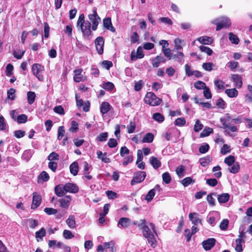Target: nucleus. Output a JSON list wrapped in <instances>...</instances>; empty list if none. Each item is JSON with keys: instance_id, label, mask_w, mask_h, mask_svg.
<instances>
[{"instance_id": "nucleus-1", "label": "nucleus", "mask_w": 252, "mask_h": 252, "mask_svg": "<svg viewBox=\"0 0 252 252\" xmlns=\"http://www.w3.org/2000/svg\"><path fill=\"white\" fill-rule=\"evenodd\" d=\"M141 223L139 225L140 229L142 230L143 236L147 238L148 243L153 247L156 246L157 241L156 235H157L155 225L153 223H150L148 226L145 220H141Z\"/></svg>"}, {"instance_id": "nucleus-2", "label": "nucleus", "mask_w": 252, "mask_h": 252, "mask_svg": "<svg viewBox=\"0 0 252 252\" xmlns=\"http://www.w3.org/2000/svg\"><path fill=\"white\" fill-rule=\"evenodd\" d=\"M78 191V186L71 183H68L65 185L59 184L55 187V193L59 197L63 196L67 192L76 193Z\"/></svg>"}, {"instance_id": "nucleus-3", "label": "nucleus", "mask_w": 252, "mask_h": 252, "mask_svg": "<svg viewBox=\"0 0 252 252\" xmlns=\"http://www.w3.org/2000/svg\"><path fill=\"white\" fill-rule=\"evenodd\" d=\"M84 19V14H81L78 19L77 26L80 27L84 36L90 39L91 35V23L88 21H85Z\"/></svg>"}, {"instance_id": "nucleus-4", "label": "nucleus", "mask_w": 252, "mask_h": 252, "mask_svg": "<svg viewBox=\"0 0 252 252\" xmlns=\"http://www.w3.org/2000/svg\"><path fill=\"white\" fill-rule=\"evenodd\" d=\"M144 101L145 103L150 106H155L159 105L161 103L162 100L157 97L154 93L148 92L144 97Z\"/></svg>"}, {"instance_id": "nucleus-5", "label": "nucleus", "mask_w": 252, "mask_h": 252, "mask_svg": "<svg viewBox=\"0 0 252 252\" xmlns=\"http://www.w3.org/2000/svg\"><path fill=\"white\" fill-rule=\"evenodd\" d=\"M213 23L216 25V30L220 31L223 28L229 27L231 25L230 19L226 17H221L214 20Z\"/></svg>"}, {"instance_id": "nucleus-6", "label": "nucleus", "mask_w": 252, "mask_h": 252, "mask_svg": "<svg viewBox=\"0 0 252 252\" xmlns=\"http://www.w3.org/2000/svg\"><path fill=\"white\" fill-rule=\"evenodd\" d=\"M32 69L33 74L39 81H42L43 80L44 78L42 73L44 71V67L42 65L39 63L33 64Z\"/></svg>"}, {"instance_id": "nucleus-7", "label": "nucleus", "mask_w": 252, "mask_h": 252, "mask_svg": "<svg viewBox=\"0 0 252 252\" xmlns=\"http://www.w3.org/2000/svg\"><path fill=\"white\" fill-rule=\"evenodd\" d=\"M89 18L92 22V29L93 31H95L97 29L99 23L101 21L100 18L97 15L96 12V8L94 7L93 9V13L89 15Z\"/></svg>"}, {"instance_id": "nucleus-8", "label": "nucleus", "mask_w": 252, "mask_h": 252, "mask_svg": "<svg viewBox=\"0 0 252 252\" xmlns=\"http://www.w3.org/2000/svg\"><path fill=\"white\" fill-rule=\"evenodd\" d=\"M146 176V173L144 171H139L134 174V176L131 181V185H134L143 181Z\"/></svg>"}, {"instance_id": "nucleus-9", "label": "nucleus", "mask_w": 252, "mask_h": 252, "mask_svg": "<svg viewBox=\"0 0 252 252\" xmlns=\"http://www.w3.org/2000/svg\"><path fill=\"white\" fill-rule=\"evenodd\" d=\"M94 44L98 54L99 55H102L103 53V47L104 44L103 38L101 36L97 37L94 41Z\"/></svg>"}, {"instance_id": "nucleus-10", "label": "nucleus", "mask_w": 252, "mask_h": 252, "mask_svg": "<svg viewBox=\"0 0 252 252\" xmlns=\"http://www.w3.org/2000/svg\"><path fill=\"white\" fill-rule=\"evenodd\" d=\"M74 76L73 80L75 82L79 83L81 81H84L86 80V77L84 76L82 74V69L78 68L73 71Z\"/></svg>"}, {"instance_id": "nucleus-11", "label": "nucleus", "mask_w": 252, "mask_h": 252, "mask_svg": "<svg viewBox=\"0 0 252 252\" xmlns=\"http://www.w3.org/2000/svg\"><path fill=\"white\" fill-rule=\"evenodd\" d=\"M41 196L40 194L36 192H33L32 193V201L31 206L32 209H35L37 208L41 204Z\"/></svg>"}, {"instance_id": "nucleus-12", "label": "nucleus", "mask_w": 252, "mask_h": 252, "mask_svg": "<svg viewBox=\"0 0 252 252\" xmlns=\"http://www.w3.org/2000/svg\"><path fill=\"white\" fill-rule=\"evenodd\" d=\"M72 198L70 195H66L60 199L58 202H60V206L64 209H67L70 204Z\"/></svg>"}, {"instance_id": "nucleus-13", "label": "nucleus", "mask_w": 252, "mask_h": 252, "mask_svg": "<svg viewBox=\"0 0 252 252\" xmlns=\"http://www.w3.org/2000/svg\"><path fill=\"white\" fill-rule=\"evenodd\" d=\"M189 218L192 223L194 225L201 224L202 220L199 218V215L197 213H190L189 214Z\"/></svg>"}, {"instance_id": "nucleus-14", "label": "nucleus", "mask_w": 252, "mask_h": 252, "mask_svg": "<svg viewBox=\"0 0 252 252\" xmlns=\"http://www.w3.org/2000/svg\"><path fill=\"white\" fill-rule=\"evenodd\" d=\"M216 240L215 238H209L202 242V244L203 248L206 251L211 250L215 245Z\"/></svg>"}, {"instance_id": "nucleus-15", "label": "nucleus", "mask_w": 252, "mask_h": 252, "mask_svg": "<svg viewBox=\"0 0 252 252\" xmlns=\"http://www.w3.org/2000/svg\"><path fill=\"white\" fill-rule=\"evenodd\" d=\"M103 24L104 27L111 32H114L116 31L115 28L113 26L111 18L107 17L103 20Z\"/></svg>"}, {"instance_id": "nucleus-16", "label": "nucleus", "mask_w": 252, "mask_h": 252, "mask_svg": "<svg viewBox=\"0 0 252 252\" xmlns=\"http://www.w3.org/2000/svg\"><path fill=\"white\" fill-rule=\"evenodd\" d=\"M131 223L130 220L128 218H121L118 221L117 226L118 227L123 228L127 227Z\"/></svg>"}, {"instance_id": "nucleus-17", "label": "nucleus", "mask_w": 252, "mask_h": 252, "mask_svg": "<svg viewBox=\"0 0 252 252\" xmlns=\"http://www.w3.org/2000/svg\"><path fill=\"white\" fill-rule=\"evenodd\" d=\"M231 79L234 82L236 88L240 89L242 86V78L238 74H233L231 76Z\"/></svg>"}, {"instance_id": "nucleus-18", "label": "nucleus", "mask_w": 252, "mask_h": 252, "mask_svg": "<svg viewBox=\"0 0 252 252\" xmlns=\"http://www.w3.org/2000/svg\"><path fill=\"white\" fill-rule=\"evenodd\" d=\"M166 62L165 58L161 55H158L152 59V65L154 67L157 68L160 63Z\"/></svg>"}, {"instance_id": "nucleus-19", "label": "nucleus", "mask_w": 252, "mask_h": 252, "mask_svg": "<svg viewBox=\"0 0 252 252\" xmlns=\"http://www.w3.org/2000/svg\"><path fill=\"white\" fill-rule=\"evenodd\" d=\"M196 40L200 43L206 45H211L214 41V39L212 37L208 36H200L197 38Z\"/></svg>"}, {"instance_id": "nucleus-20", "label": "nucleus", "mask_w": 252, "mask_h": 252, "mask_svg": "<svg viewBox=\"0 0 252 252\" xmlns=\"http://www.w3.org/2000/svg\"><path fill=\"white\" fill-rule=\"evenodd\" d=\"M231 118L228 114H225L223 118L220 119V122L222 125V127L224 129H226L228 125L232 123L231 121Z\"/></svg>"}, {"instance_id": "nucleus-21", "label": "nucleus", "mask_w": 252, "mask_h": 252, "mask_svg": "<svg viewBox=\"0 0 252 252\" xmlns=\"http://www.w3.org/2000/svg\"><path fill=\"white\" fill-rule=\"evenodd\" d=\"M245 243V240L237 238L236 239L235 243L233 244L235 250L237 252H242L243 251V244Z\"/></svg>"}, {"instance_id": "nucleus-22", "label": "nucleus", "mask_w": 252, "mask_h": 252, "mask_svg": "<svg viewBox=\"0 0 252 252\" xmlns=\"http://www.w3.org/2000/svg\"><path fill=\"white\" fill-rule=\"evenodd\" d=\"M46 229L42 227L39 231H36L35 234V237L36 241L38 242L41 241L43 239V237L46 235Z\"/></svg>"}, {"instance_id": "nucleus-23", "label": "nucleus", "mask_w": 252, "mask_h": 252, "mask_svg": "<svg viewBox=\"0 0 252 252\" xmlns=\"http://www.w3.org/2000/svg\"><path fill=\"white\" fill-rule=\"evenodd\" d=\"M184 54L182 52H178L176 54H173L172 58L178 63L183 64L184 63Z\"/></svg>"}, {"instance_id": "nucleus-24", "label": "nucleus", "mask_w": 252, "mask_h": 252, "mask_svg": "<svg viewBox=\"0 0 252 252\" xmlns=\"http://www.w3.org/2000/svg\"><path fill=\"white\" fill-rule=\"evenodd\" d=\"M111 108L110 104L107 102H103L100 106V111L102 115L106 114Z\"/></svg>"}, {"instance_id": "nucleus-25", "label": "nucleus", "mask_w": 252, "mask_h": 252, "mask_svg": "<svg viewBox=\"0 0 252 252\" xmlns=\"http://www.w3.org/2000/svg\"><path fill=\"white\" fill-rule=\"evenodd\" d=\"M97 157L101 159L102 161L105 163H109L110 162V159L107 156V153H103L100 151H98L96 152Z\"/></svg>"}, {"instance_id": "nucleus-26", "label": "nucleus", "mask_w": 252, "mask_h": 252, "mask_svg": "<svg viewBox=\"0 0 252 252\" xmlns=\"http://www.w3.org/2000/svg\"><path fill=\"white\" fill-rule=\"evenodd\" d=\"M149 160L150 164L155 169H157L161 166V162L156 157H151Z\"/></svg>"}, {"instance_id": "nucleus-27", "label": "nucleus", "mask_w": 252, "mask_h": 252, "mask_svg": "<svg viewBox=\"0 0 252 252\" xmlns=\"http://www.w3.org/2000/svg\"><path fill=\"white\" fill-rule=\"evenodd\" d=\"M159 186L158 185H157L155 188L151 189L147 194V195L145 196V200L147 201V202L151 201L154 198V196L155 195V190L156 188H158Z\"/></svg>"}, {"instance_id": "nucleus-28", "label": "nucleus", "mask_w": 252, "mask_h": 252, "mask_svg": "<svg viewBox=\"0 0 252 252\" xmlns=\"http://www.w3.org/2000/svg\"><path fill=\"white\" fill-rule=\"evenodd\" d=\"M66 223L70 228H74L76 225L75 217L73 215L69 216Z\"/></svg>"}, {"instance_id": "nucleus-29", "label": "nucleus", "mask_w": 252, "mask_h": 252, "mask_svg": "<svg viewBox=\"0 0 252 252\" xmlns=\"http://www.w3.org/2000/svg\"><path fill=\"white\" fill-rule=\"evenodd\" d=\"M49 179V175L46 171H42L38 177V183L46 182Z\"/></svg>"}, {"instance_id": "nucleus-30", "label": "nucleus", "mask_w": 252, "mask_h": 252, "mask_svg": "<svg viewBox=\"0 0 252 252\" xmlns=\"http://www.w3.org/2000/svg\"><path fill=\"white\" fill-rule=\"evenodd\" d=\"M229 197L230 195L228 193H222L218 196V200L220 203H224L229 200Z\"/></svg>"}, {"instance_id": "nucleus-31", "label": "nucleus", "mask_w": 252, "mask_h": 252, "mask_svg": "<svg viewBox=\"0 0 252 252\" xmlns=\"http://www.w3.org/2000/svg\"><path fill=\"white\" fill-rule=\"evenodd\" d=\"M225 93L228 97L231 98L236 97L238 94L237 90L235 88L226 89Z\"/></svg>"}, {"instance_id": "nucleus-32", "label": "nucleus", "mask_w": 252, "mask_h": 252, "mask_svg": "<svg viewBox=\"0 0 252 252\" xmlns=\"http://www.w3.org/2000/svg\"><path fill=\"white\" fill-rule=\"evenodd\" d=\"M78 164L76 162H73L69 166L70 173L74 176H76L78 174Z\"/></svg>"}, {"instance_id": "nucleus-33", "label": "nucleus", "mask_w": 252, "mask_h": 252, "mask_svg": "<svg viewBox=\"0 0 252 252\" xmlns=\"http://www.w3.org/2000/svg\"><path fill=\"white\" fill-rule=\"evenodd\" d=\"M36 94L34 92L29 91L27 92V100L29 104H32L35 101Z\"/></svg>"}, {"instance_id": "nucleus-34", "label": "nucleus", "mask_w": 252, "mask_h": 252, "mask_svg": "<svg viewBox=\"0 0 252 252\" xmlns=\"http://www.w3.org/2000/svg\"><path fill=\"white\" fill-rule=\"evenodd\" d=\"M154 136L152 133H147L145 134L142 139L143 143H151L153 141Z\"/></svg>"}, {"instance_id": "nucleus-35", "label": "nucleus", "mask_w": 252, "mask_h": 252, "mask_svg": "<svg viewBox=\"0 0 252 252\" xmlns=\"http://www.w3.org/2000/svg\"><path fill=\"white\" fill-rule=\"evenodd\" d=\"M213 132V129L209 127H205L200 133L201 137H205L209 136Z\"/></svg>"}, {"instance_id": "nucleus-36", "label": "nucleus", "mask_w": 252, "mask_h": 252, "mask_svg": "<svg viewBox=\"0 0 252 252\" xmlns=\"http://www.w3.org/2000/svg\"><path fill=\"white\" fill-rule=\"evenodd\" d=\"M195 181L191 177H189L183 179L181 183L184 187H187L190 184H193Z\"/></svg>"}, {"instance_id": "nucleus-37", "label": "nucleus", "mask_w": 252, "mask_h": 252, "mask_svg": "<svg viewBox=\"0 0 252 252\" xmlns=\"http://www.w3.org/2000/svg\"><path fill=\"white\" fill-rule=\"evenodd\" d=\"M240 169V165L238 162H236L233 163L231 166L228 168L229 171L233 174L237 173L239 172Z\"/></svg>"}, {"instance_id": "nucleus-38", "label": "nucleus", "mask_w": 252, "mask_h": 252, "mask_svg": "<svg viewBox=\"0 0 252 252\" xmlns=\"http://www.w3.org/2000/svg\"><path fill=\"white\" fill-rule=\"evenodd\" d=\"M32 151L30 150H26L22 155V158L26 161H29L32 158Z\"/></svg>"}, {"instance_id": "nucleus-39", "label": "nucleus", "mask_w": 252, "mask_h": 252, "mask_svg": "<svg viewBox=\"0 0 252 252\" xmlns=\"http://www.w3.org/2000/svg\"><path fill=\"white\" fill-rule=\"evenodd\" d=\"M211 159L210 157L207 156L203 158H201L199 160L200 164L203 167H206L211 162Z\"/></svg>"}, {"instance_id": "nucleus-40", "label": "nucleus", "mask_w": 252, "mask_h": 252, "mask_svg": "<svg viewBox=\"0 0 252 252\" xmlns=\"http://www.w3.org/2000/svg\"><path fill=\"white\" fill-rule=\"evenodd\" d=\"M229 39L232 44H238L239 42V39L238 36L232 32L229 33Z\"/></svg>"}, {"instance_id": "nucleus-41", "label": "nucleus", "mask_w": 252, "mask_h": 252, "mask_svg": "<svg viewBox=\"0 0 252 252\" xmlns=\"http://www.w3.org/2000/svg\"><path fill=\"white\" fill-rule=\"evenodd\" d=\"M107 132H102L99 134L96 138V140L99 142H104L107 140L108 138Z\"/></svg>"}, {"instance_id": "nucleus-42", "label": "nucleus", "mask_w": 252, "mask_h": 252, "mask_svg": "<svg viewBox=\"0 0 252 252\" xmlns=\"http://www.w3.org/2000/svg\"><path fill=\"white\" fill-rule=\"evenodd\" d=\"M175 44L174 49L176 50H180L182 49V43L183 41L181 39L177 38L175 39L174 41Z\"/></svg>"}, {"instance_id": "nucleus-43", "label": "nucleus", "mask_w": 252, "mask_h": 252, "mask_svg": "<svg viewBox=\"0 0 252 252\" xmlns=\"http://www.w3.org/2000/svg\"><path fill=\"white\" fill-rule=\"evenodd\" d=\"M215 86L219 90H223L225 88V83L220 80L216 79L214 81Z\"/></svg>"}, {"instance_id": "nucleus-44", "label": "nucleus", "mask_w": 252, "mask_h": 252, "mask_svg": "<svg viewBox=\"0 0 252 252\" xmlns=\"http://www.w3.org/2000/svg\"><path fill=\"white\" fill-rule=\"evenodd\" d=\"M199 48L201 52L207 54L208 56H211L213 53L212 50L208 47L201 45L199 46Z\"/></svg>"}, {"instance_id": "nucleus-45", "label": "nucleus", "mask_w": 252, "mask_h": 252, "mask_svg": "<svg viewBox=\"0 0 252 252\" xmlns=\"http://www.w3.org/2000/svg\"><path fill=\"white\" fill-rule=\"evenodd\" d=\"M235 159L234 156H229L224 159V163L228 166H231L233 163H235Z\"/></svg>"}, {"instance_id": "nucleus-46", "label": "nucleus", "mask_w": 252, "mask_h": 252, "mask_svg": "<svg viewBox=\"0 0 252 252\" xmlns=\"http://www.w3.org/2000/svg\"><path fill=\"white\" fill-rule=\"evenodd\" d=\"M194 86L198 90H204L207 87L205 83L201 81H197L195 82Z\"/></svg>"}, {"instance_id": "nucleus-47", "label": "nucleus", "mask_w": 252, "mask_h": 252, "mask_svg": "<svg viewBox=\"0 0 252 252\" xmlns=\"http://www.w3.org/2000/svg\"><path fill=\"white\" fill-rule=\"evenodd\" d=\"M153 119L155 121L162 123L164 120L163 116L159 113H156L153 115Z\"/></svg>"}, {"instance_id": "nucleus-48", "label": "nucleus", "mask_w": 252, "mask_h": 252, "mask_svg": "<svg viewBox=\"0 0 252 252\" xmlns=\"http://www.w3.org/2000/svg\"><path fill=\"white\" fill-rule=\"evenodd\" d=\"M162 52L165 57H166L168 60H171L172 59L173 54L171 53V50L168 47L165 49H162Z\"/></svg>"}, {"instance_id": "nucleus-49", "label": "nucleus", "mask_w": 252, "mask_h": 252, "mask_svg": "<svg viewBox=\"0 0 252 252\" xmlns=\"http://www.w3.org/2000/svg\"><path fill=\"white\" fill-rule=\"evenodd\" d=\"M185 170V167L183 165L177 167L176 172L180 178L183 177L184 176Z\"/></svg>"}, {"instance_id": "nucleus-50", "label": "nucleus", "mask_w": 252, "mask_h": 252, "mask_svg": "<svg viewBox=\"0 0 252 252\" xmlns=\"http://www.w3.org/2000/svg\"><path fill=\"white\" fill-rule=\"evenodd\" d=\"M221 168L219 165H217L213 168L212 171L216 172L214 175L217 178H220L221 176V172L220 171Z\"/></svg>"}, {"instance_id": "nucleus-51", "label": "nucleus", "mask_w": 252, "mask_h": 252, "mask_svg": "<svg viewBox=\"0 0 252 252\" xmlns=\"http://www.w3.org/2000/svg\"><path fill=\"white\" fill-rule=\"evenodd\" d=\"M27 120L28 117L25 114H21L17 117V121L19 124L25 123Z\"/></svg>"}, {"instance_id": "nucleus-52", "label": "nucleus", "mask_w": 252, "mask_h": 252, "mask_svg": "<svg viewBox=\"0 0 252 252\" xmlns=\"http://www.w3.org/2000/svg\"><path fill=\"white\" fill-rule=\"evenodd\" d=\"M186 123L185 119L183 117L178 118L175 121V125L179 126H184Z\"/></svg>"}, {"instance_id": "nucleus-53", "label": "nucleus", "mask_w": 252, "mask_h": 252, "mask_svg": "<svg viewBox=\"0 0 252 252\" xmlns=\"http://www.w3.org/2000/svg\"><path fill=\"white\" fill-rule=\"evenodd\" d=\"M203 127V125L199 120H197L194 126L193 129L195 132H198Z\"/></svg>"}, {"instance_id": "nucleus-54", "label": "nucleus", "mask_w": 252, "mask_h": 252, "mask_svg": "<svg viewBox=\"0 0 252 252\" xmlns=\"http://www.w3.org/2000/svg\"><path fill=\"white\" fill-rule=\"evenodd\" d=\"M48 159L51 161L54 160H58L59 159V155L55 152H52L48 157Z\"/></svg>"}, {"instance_id": "nucleus-55", "label": "nucleus", "mask_w": 252, "mask_h": 252, "mask_svg": "<svg viewBox=\"0 0 252 252\" xmlns=\"http://www.w3.org/2000/svg\"><path fill=\"white\" fill-rule=\"evenodd\" d=\"M65 130L63 126H60L58 129V140H61L63 136L64 135Z\"/></svg>"}, {"instance_id": "nucleus-56", "label": "nucleus", "mask_w": 252, "mask_h": 252, "mask_svg": "<svg viewBox=\"0 0 252 252\" xmlns=\"http://www.w3.org/2000/svg\"><path fill=\"white\" fill-rule=\"evenodd\" d=\"M63 237L65 239H70L73 238L74 236L72 232L68 230H64L63 233Z\"/></svg>"}, {"instance_id": "nucleus-57", "label": "nucleus", "mask_w": 252, "mask_h": 252, "mask_svg": "<svg viewBox=\"0 0 252 252\" xmlns=\"http://www.w3.org/2000/svg\"><path fill=\"white\" fill-rule=\"evenodd\" d=\"M78 129V124L75 121L71 122V126L69 129V131L72 133L76 132Z\"/></svg>"}, {"instance_id": "nucleus-58", "label": "nucleus", "mask_w": 252, "mask_h": 252, "mask_svg": "<svg viewBox=\"0 0 252 252\" xmlns=\"http://www.w3.org/2000/svg\"><path fill=\"white\" fill-rule=\"evenodd\" d=\"M102 87L106 90L111 91L114 88V84L110 82H107L103 84Z\"/></svg>"}, {"instance_id": "nucleus-59", "label": "nucleus", "mask_w": 252, "mask_h": 252, "mask_svg": "<svg viewBox=\"0 0 252 252\" xmlns=\"http://www.w3.org/2000/svg\"><path fill=\"white\" fill-rule=\"evenodd\" d=\"M162 177L163 181L165 183L168 184L170 183L171 178L170 175L169 173L165 172V173H163L162 175Z\"/></svg>"}, {"instance_id": "nucleus-60", "label": "nucleus", "mask_w": 252, "mask_h": 252, "mask_svg": "<svg viewBox=\"0 0 252 252\" xmlns=\"http://www.w3.org/2000/svg\"><path fill=\"white\" fill-rule=\"evenodd\" d=\"M229 221L227 219H224L220 222V228L221 230H226L228 228Z\"/></svg>"}, {"instance_id": "nucleus-61", "label": "nucleus", "mask_w": 252, "mask_h": 252, "mask_svg": "<svg viewBox=\"0 0 252 252\" xmlns=\"http://www.w3.org/2000/svg\"><path fill=\"white\" fill-rule=\"evenodd\" d=\"M209 149V145L207 143H204L200 147L199 151L201 154H205L208 151Z\"/></svg>"}, {"instance_id": "nucleus-62", "label": "nucleus", "mask_w": 252, "mask_h": 252, "mask_svg": "<svg viewBox=\"0 0 252 252\" xmlns=\"http://www.w3.org/2000/svg\"><path fill=\"white\" fill-rule=\"evenodd\" d=\"M214 66V64L212 63H204L202 64V67L203 68L208 71H211L213 69V66Z\"/></svg>"}, {"instance_id": "nucleus-63", "label": "nucleus", "mask_w": 252, "mask_h": 252, "mask_svg": "<svg viewBox=\"0 0 252 252\" xmlns=\"http://www.w3.org/2000/svg\"><path fill=\"white\" fill-rule=\"evenodd\" d=\"M230 152V147L227 144H224L220 149V153L222 155H226Z\"/></svg>"}, {"instance_id": "nucleus-64", "label": "nucleus", "mask_w": 252, "mask_h": 252, "mask_svg": "<svg viewBox=\"0 0 252 252\" xmlns=\"http://www.w3.org/2000/svg\"><path fill=\"white\" fill-rule=\"evenodd\" d=\"M158 21L168 25H171L173 24L172 20L168 17H161L158 19Z\"/></svg>"}]
</instances>
